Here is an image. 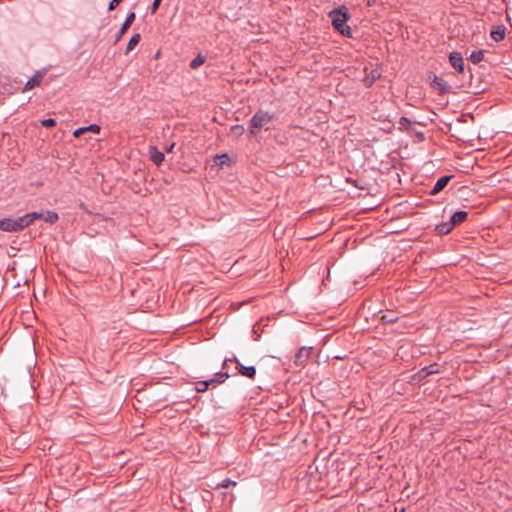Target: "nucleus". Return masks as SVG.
I'll return each mask as SVG.
<instances>
[{
    "label": "nucleus",
    "instance_id": "1",
    "mask_svg": "<svg viewBox=\"0 0 512 512\" xmlns=\"http://www.w3.org/2000/svg\"><path fill=\"white\" fill-rule=\"evenodd\" d=\"M329 17L332 20V25L335 30L345 37H352L351 28L346 24L349 19V14L345 11L344 7L332 10L329 13Z\"/></svg>",
    "mask_w": 512,
    "mask_h": 512
},
{
    "label": "nucleus",
    "instance_id": "2",
    "mask_svg": "<svg viewBox=\"0 0 512 512\" xmlns=\"http://www.w3.org/2000/svg\"><path fill=\"white\" fill-rule=\"evenodd\" d=\"M275 119V114L264 110H258L250 120L249 132L251 135H257L262 128Z\"/></svg>",
    "mask_w": 512,
    "mask_h": 512
},
{
    "label": "nucleus",
    "instance_id": "3",
    "mask_svg": "<svg viewBox=\"0 0 512 512\" xmlns=\"http://www.w3.org/2000/svg\"><path fill=\"white\" fill-rule=\"evenodd\" d=\"M20 218L11 219V218H3L0 219V230L5 232H18L23 230L21 226Z\"/></svg>",
    "mask_w": 512,
    "mask_h": 512
},
{
    "label": "nucleus",
    "instance_id": "4",
    "mask_svg": "<svg viewBox=\"0 0 512 512\" xmlns=\"http://www.w3.org/2000/svg\"><path fill=\"white\" fill-rule=\"evenodd\" d=\"M227 361L235 362L236 369H237L238 373L241 374L242 376H245L249 379L255 378L256 369L254 366H244L240 363V361L236 357H234L233 359H226L225 362H227Z\"/></svg>",
    "mask_w": 512,
    "mask_h": 512
},
{
    "label": "nucleus",
    "instance_id": "5",
    "mask_svg": "<svg viewBox=\"0 0 512 512\" xmlns=\"http://www.w3.org/2000/svg\"><path fill=\"white\" fill-rule=\"evenodd\" d=\"M312 355L311 347H301L295 355L294 363L296 366H305Z\"/></svg>",
    "mask_w": 512,
    "mask_h": 512
},
{
    "label": "nucleus",
    "instance_id": "6",
    "mask_svg": "<svg viewBox=\"0 0 512 512\" xmlns=\"http://www.w3.org/2000/svg\"><path fill=\"white\" fill-rule=\"evenodd\" d=\"M226 377H228L227 374L220 373L218 379L214 378V379H210L207 381H199L196 383V390L201 393L205 392L210 385H216V384L222 383L224 381V378H226Z\"/></svg>",
    "mask_w": 512,
    "mask_h": 512
},
{
    "label": "nucleus",
    "instance_id": "7",
    "mask_svg": "<svg viewBox=\"0 0 512 512\" xmlns=\"http://www.w3.org/2000/svg\"><path fill=\"white\" fill-rule=\"evenodd\" d=\"M45 76V72L37 71L25 84L23 91L32 90L35 87L40 86L43 78Z\"/></svg>",
    "mask_w": 512,
    "mask_h": 512
},
{
    "label": "nucleus",
    "instance_id": "8",
    "mask_svg": "<svg viewBox=\"0 0 512 512\" xmlns=\"http://www.w3.org/2000/svg\"><path fill=\"white\" fill-rule=\"evenodd\" d=\"M44 213L41 212H31L27 213L24 216L19 217L22 229L31 225L35 220L42 219L43 220Z\"/></svg>",
    "mask_w": 512,
    "mask_h": 512
},
{
    "label": "nucleus",
    "instance_id": "9",
    "mask_svg": "<svg viewBox=\"0 0 512 512\" xmlns=\"http://www.w3.org/2000/svg\"><path fill=\"white\" fill-rule=\"evenodd\" d=\"M449 61L456 71H458L459 73H462L464 71V60L461 53L452 52L449 56Z\"/></svg>",
    "mask_w": 512,
    "mask_h": 512
},
{
    "label": "nucleus",
    "instance_id": "10",
    "mask_svg": "<svg viewBox=\"0 0 512 512\" xmlns=\"http://www.w3.org/2000/svg\"><path fill=\"white\" fill-rule=\"evenodd\" d=\"M429 79L431 80V86L435 89V90H438L439 93L441 94H444L446 92H448V85L447 83L444 81L443 78L441 77H438L436 75H431L429 77Z\"/></svg>",
    "mask_w": 512,
    "mask_h": 512
},
{
    "label": "nucleus",
    "instance_id": "11",
    "mask_svg": "<svg viewBox=\"0 0 512 512\" xmlns=\"http://www.w3.org/2000/svg\"><path fill=\"white\" fill-rule=\"evenodd\" d=\"M381 75V70L379 68H374L363 78L362 82L366 88H369L381 77Z\"/></svg>",
    "mask_w": 512,
    "mask_h": 512
},
{
    "label": "nucleus",
    "instance_id": "12",
    "mask_svg": "<svg viewBox=\"0 0 512 512\" xmlns=\"http://www.w3.org/2000/svg\"><path fill=\"white\" fill-rule=\"evenodd\" d=\"M453 175H445L438 179L432 190L429 192L430 195H437L440 193L453 178Z\"/></svg>",
    "mask_w": 512,
    "mask_h": 512
},
{
    "label": "nucleus",
    "instance_id": "13",
    "mask_svg": "<svg viewBox=\"0 0 512 512\" xmlns=\"http://www.w3.org/2000/svg\"><path fill=\"white\" fill-rule=\"evenodd\" d=\"M435 373H439V364L434 363V364H431L430 366H425V367L421 368L420 370H418V373H417L418 380L426 378L427 376H429L431 374H435Z\"/></svg>",
    "mask_w": 512,
    "mask_h": 512
},
{
    "label": "nucleus",
    "instance_id": "14",
    "mask_svg": "<svg viewBox=\"0 0 512 512\" xmlns=\"http://www.w3.org/2000/svg\"><path fill=\"white\" fill-rule=\"evenodd\" d=\"M135 18H136V14H135L134 12H130V13L127 15V17H126V19H125L124 23L122 24V27L120 28V31H119V33H118V35H117V39H116L117 41H118V40H119V39H120V38H121V37L126 33V31L130 28V26H131V25H132V23L134 22Z\"/></svg>",
    "mask_w": 512,
    "mask_h": 512
},
{
    "label": "nucleus",
    "instance_id": "15",
    "mask_svg": "<svg viewBox=\"0 0 512 512\" xmlns=\"http://www.w3.org/2000/svg\"><path fill=\"white\" fill-rule=\"evenodd\" d=\"M149 157L156 165H160L164 161V153L159 151L155 146L149 148Z\"/></svg>",
    "mask_w": 512,
    "mask_h": 512
},
{
    "label": "nucleus",
    "instance_id": "16",
    "mask_svg": "<svg viewBox=\"0 0 512 512\" xmlns=\"http://www.w3.org/2000/svg\"><path fill=\"white\" fill-rule=\"evenodd\" d=\"M467 216L468 213L466 211L455 212L450 218L452 225L455 227L456 225L463 223L467 219Z\"/></svg>",
    "mask_w": 512,
    "mask_h": 512
},
{
    "label": "nucleus",
    "instance_id": "17",
    "mask_svg": "<svg viewBox=\"0 0 512 512\" xmlns=\"http://www.w3.org/2000/svg\"><path fill=\"white\" fill-rule=\"evenodd\" d=\"M454 228V225H452V222L451 220H449L448 222H443L441 224H438L436 225V231L438 232V234L440 235H446L448 233H450Z\"/></svg>",
    "mask_w": 512,
    "mask_h": 512
},
{
    "label": "nucleus",
    "instance_id": "18",
    "mask_svg": "<svg viewBox=\"0 0 512 512\" xmlns=\"http://www.w3.org/2000/svg\"><path fill=\"white\" fill-rule=\"evenodd\" d=\"M206 61V57L202 54H198L191 62H190V68L191 69H197L201 65H203Z\"/></svg>",
    "mask_w": 512,
    "mask_h": 512
},
{
    "label": "nucleus",
    "instance_id": "19",
    "mask_svg": "<svg viewBox=\"0 0 512 512\" xmlns=\"http://www.w3.org/2000/svg\"><path fill=\"white\" fill-rule=\"evenodd\" d=\"M469 59L473 64H478L484 59V52L482 50L473 51Z\"/></svg>",
    "mask_w": 512,
    "mask_h": 512
},
{
    "label": "nucleus",
    "instance_id": "20",
    "mask_svg": "<svg viewBox=\"0 0 512 512\" xmlns=\"http://www.w3.org/2000/svg\"><path fill=\"white\" fill-rule=\"evenodd\" d=\"M141 40V36L139 33H136L134 34L130 41L128 42V45H127V48H126V53H129L130 51H132L135 46L139 43V41Z\"/></svg>",
    "mask_w": 512,
    "mask_h": 512
},
{
    "label": "nucleus",
    "instance_id": "21",
    "mask_svg": "<svg viewBox=\"0 0 512 512\" xmlns=\"http://www.w3.org/2000/svg\"><path fill=\"white\" fill-rule=\"evenodd\" d=\"M59 217L56 212L47 211L44 213L43 220L47 223L54 224L58 221Z\"/></svg>",
    "mask_w": 512,
    "mask_h": 512
},
{
    "label": "nucleus",
    "instance_id": "22",
    "mask_svg": "<svg viewBox=\"0 0 512 512\" xmlns=\"http://www.w3.org/2000/svg\"><path fill=\"white\" fill-rule=\"evenodd\" d=\"M504 37H505V30L503 28H498L496 30L491 31V38L496 42L503 40Z\"/></svg>",
    "mask_w": 512,
    "mask_h": 512
},
{
    "label": "nucleus",
    "instance_id": "23",
    "mask_svg": "<svg viewBox=\"0 0 512 512\" xmlns=\"http://www.w3.org/2000/svg\"><path fill=\"white\" fill-rule=\"evenodd\" d=\"M237 485V482L234 481V480H231V479H224L222 482L216 484L213 488L214 489H218V488H228L230 486H236Z\"/></svg>",
    "mask_w": 512,
    "mask_h": 512
},
{
    "label": "nucleus",
    "instance_id": "24",
    "mask_svg": "<svg viewBox=\"0 0 512 512\" xmlns=\"http://www.w3.org/2000/svg\"><path fill=\"white\" fill-rule=\"evenodd\" d=\"M231 131L236 136H241L244 133L245 129L242 125H234L231 127Z\"/></svg>",
    "mask_w": 512,
    "mask_h": 512
},
{
    "label": "nucleus",
    "instance_id": "25",
    "mask_svg": "<svg viewBox=\"0 0 512 512\" xmlns=\"http://www.w3.org/2000/svg\"><path fill=\"white\" fill-rule=\"evenodd\" d=\"M41 125L46 128L54 127L56 125V121L52 118L44 119L41 121Z\"/></svg>",
    "mask_w": 512,
    "mask_h": 512
},
{
    "label": "nucleus",
    "instance_id": "26",
    "mask_svg": "<svg viewBox=\"0 0 512 512\" xmlns=\"http://www.w3.org/2000/svg\"><path fill=\"white\" fill-rule=\"evenodd\" d=\"M84 129H85V132H93V133H99L101 130L100 126L97 124H91L87 127H84Z\"/></svg>",
    "mask_w": 512,
    "mask_h": 512
},
{
    "label": "nucleus",
    "instance_id": "27",
    "mask_svg": "<svg viewBox=\"0 0 512 512\" xmlns=\"http://www.w3.org/2000/svg\"><path fill=\"white\" fill-rule=\"evenodd\" d=\"M228 159V156L227 154H223V155H217L215 157V163L222 166L226 163V160Z\"/></svg>",
    "mask_w": 512,
    "mask_h": 512
},
{
    "label": "nucleus",
    "instance_id": "28",
    "mask_svg": "<svg viewBox=\"0 0 512 512\" xmlns=\"http://www.w3.org/2000/svg\"><path fill=\"white\" fill-rule=\"evenodd\" d=\"M381 320L386 323H393L395 321V318L388 314H383L381 316Z\"/></svg>",
    "mask_w": 512,
    "mask_h": 512
},
{
    "label": "nucleus",
    "instance_id": "29",
    "mask_svg": "<svg viewBox=\"0 0 512 512\" xmlns=\"http://www.w3.org/2000/svg\"><path fill=\"white\" fill-rule=\"evenodd\" d=\"M162 0H154L153 3H152V6H151V13L154 14L157 9L159 8V5L161 3Z\"/></svg>",
    "mask_w": 512,
    "mask_h": 512
},
{
    "label": "nucleus",
    "instance_id": "30",
    "mask_svg": "<svg viewBox=\"0 0 512 512\" xmlns=\"http://www.w3.org/2000/svg\"><path fill=\"white\" fill-rule=\"evenodd\" d=\"M123 0H111L109 10H114Z\"/></svg>",
    "mask_w": 512,
    "mask_h": 512
},
{
    "label": "nucleus",
    "instance_id": "31",
    "mask_svg": "<svg viewBox=\"0 0 512 512\" xmlns=\"http://www.w3.org/2000/svg\"><path fill=\"white\" fill-rule=\"evenodd\" d=\"M84 133H85V129H84V127H81V128L76 129L74 131L73 135H74V137L78 138Z\"/></svg>",
    "mask_w": 512,
    "mask_h": 512
},
{
    "label": "nucleus",
    "instance_id": "32",
    "mask_svg": "<svg viewBox=\"0 0 512 512\" xmlns=\"http://www.w3.org/2000/svg\"><path fill=\"white\" fill-rule=\"evenodd\" d=\"M399 123H400L401 126H406V125L410 124V121L407 118L403 117V118H401Z\"/></svg>",
    "mask_w": 512,
    "mask_h": 512
},
{
    "label": "nucleus",
    "instance_id": "33",
    "mask_svg": "<svg viewBox=\"0 0 512 512\" xmlns=\"http://www.w3.org/2000/svg\"><path fill=\"white\" fill-rule=\"evenodd\" d=\"M174 146H175V143H172V144H170L169 146H167V147L165 148L166 152H171V151L173 150Z\"/></svg>",
    "mask_w": 512,
    "mask_h": 512
},
{
    "label": "nucleus",
    "instance_id": "34",
    "mask_svg": "<svg viewBox=\"0 0 512 512\" xmlns=\"http://www.w3.org/2000/svg\"><path fill=\"white\" fill-rule=\"evenodd\" d=\"M424 140V135L421 132H418V141Z\"/></svg>",
    "mask_w": 512,
    "mask_h": 512
}]
</instances>
